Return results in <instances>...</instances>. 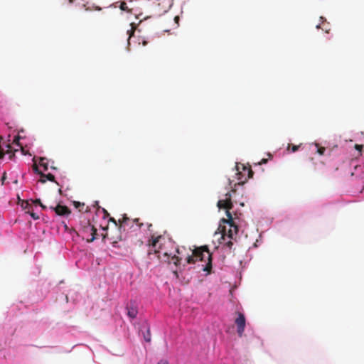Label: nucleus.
Instances as JSON below:
<instances>
[{"label":"nucleus","mask_w":364,"mask_h":364,"mask_svg":"<svg viewBox=\"0 0 364 364\" xmlns=\"http://www.w3.org/2000/svg\"><path fill=\"white\" fill-rule=\"evenodd\" d=\"M129 221V218L126 215H124L122 216V219H119L118 220L119 222V228H122V227L125 226L126 225H127L128 222Z\"/></svg>","instance_id":"ddd939ff"},{"label":"nucleus","mask_w":364,"mask_h":364,"mask_svg":"<svg viewBox=\"0 0 364 364\" xmlns=\"http://www.w3.org/2000/svg\"><path fill=\"white\" fill-rule=\"evenodd\" d=\"M34 203L40 205L41 203V200L40 199H36L34 201Z\"/></svg>","instance_id":"c756f323"},{"label":"nucleus","mask_w":364,"mask_h":364,"mask_svg":"<svg viewBox=\"0 0 364 364\" xmlns=\"http://www.w3.org/2000/svg\"><path fill=\"white\" fill-rule=\"evenodd\" d=\"M165 238L162 236H157L154 237V235L151 236V240L149 241V245L151 250H149V255H151V251L154 250V253L159 254L160 250H161V245H162V241L164 240ZM158 258L160 259V255H158Z\"/></svg>","instance_id":"20e7f679"},{"label":"nucleus","mask_w":364,"mask_h":364,"mask_svg":"<svg viewBox=\"0 0 364 364\" xmlns=\"http://www.w3.org/2000/svg\"><path fill=\"white\" fill-rule=\"evenodd\" d=\"M6 173L4 172L2 177H1V182H2V184H4V181L6 180Z\"/></svg>","instance_id":"393cba45"},{"label":"nucleus","mask_w":364,"mask_h":364,"mask_svg":"<svg viewBox=\"0 0 364 364\" xmlns=\"http://www.w3.org/2000/svg\"><path fill=\"white\" fill-rule=\"evenodd\" d=\"M144 328H146V333H143L144 338L146 342H150L151 341V333H150L149 326L146 323L144 325Z\"/></svg>","instance_id":"9b49d317"},{"label":"nucleus","mask_w":364,"mask_h":364,"mask_svg":"<svg viewBox=\"0 0 364 364\" xmlns=\"http://www.w3.org/2000/svg\"><path fill=\"white\" fill-rule=\"evenodd\" d=\"M59 193L61 194L62 193V191L61 189H59Z\"/></svg>","instance_id":"f704fd0d"},{"label":"nucleus","mask_w":364,"mask_h":364,"mask_svg":"<svg viewBox=\"0 0 364 364\" xmlns=\"http://www.w3.org/2000/svg\"><path fill=\"white\" fill-rule=\"evenodd\" d=\"M19 140V137H17L15 139H14V142H16L17 143V141Z\"/></svg>","instance_id":"473e14b6"},{"label":"nucleus","mask_w":364,"mask_h":364,"mask_svg":"<svg viewBox=\"0 0 364 364\" xmlns=\"http://www.w3.org/2000/svg\"><path fill=\"white\" fill-rule=\"evenodd\" d=\"M355 149L356 150H358L359 152H360L363 149V145H360V144H355Z\"/></svg>","instance_id":"6ab92c4d"},{"label":"nucleus","mask_w":364,"mask_h":364,"mask_svg":"<svg viewBox=\"0 0 364 364\" xmlns=\"http://www.w3.org/2000/svg\"><path fill=\"white\" fill-rule=\"evenodd\" d=\"M46 160V159L44 158H41L40 159V162H39V164L41 166L43 167L44 170L46 171L48 170V164L47 163H46L44 161Z\"/></svg>","instance_id":"dca6fc26"},{"label":"nucleus","mask_w":364,"mask_h":364,"mask_svg":"<svg viewBox=\"0 0 364 364\" xmlns=\"http://www.w3.org/2000/svg\"><path fill=\"white\" fill-rule=\"evenodd\" d=\"M299 146L293 145L292 147H291V151L293 152H295V151H296L299 149Z\"/></svg>","instance_id":"412c9836"},{"label":"nucleus","mask_w":364,"mask_h":364,"mask_svg":"<svg viewBox=\"0 0 364 364\" xmlns=\"http://www.w3.org/2000/svg\"><path fill=\"white\" fill-rule=\"evenodd\" d=\"M23 208H25V209L28 208L26 213H29L33 220H38L39 218L38 215L35 213L33 210H30V208H31V207L30 206V205L28 203H26V205L25 207H23Z\"/></svg>","instance_id":"f8f14e48"},{"label":"nucleus","mask_w":364,"mask_h":364,"mask_svg":"<svg viewBox=\"0 0 364 364\" xmlns=\"http://www.w3.org/2000/svg\"><path fill=\"white\" fill-rule=\"evenodd\" d=\"M102 211L104 213V218H106V217H108L109 215V213L107 212V210H105V208L102 209Z\"/></svg>","instance_id":"5701e85b"},{"label":"nucleus","mask_w":364,"mask_h":364,"mask_svg":"<svg viewBox=\"0 0 364 364\" xmlns=\"http://www.w3.org/2000/svg\"><path fill=\"white\" fill-rule=\"evenodd\" d=\"M139 219H138V218L134 220V222L136 223L138 225V226L140 228V227H141L142 223H139Z\"/></svg>","instance_id":"b1692460"},{"label":"nucleus","mask_w":364,"mask_h":364,"mask_svg":"<svg viewBox=\"0 0 364 364\" xmlns=\"http://www.w3.org/2000/svg\"><path fill=\"white\" fill-rule=\"evenodd\" d=\"M267 162V159H262L261 160V161L259 163V164H266Z\"/></svg>","instance_id":"cd10ccee"},{"label":"nucleus","mask_w":364,"mask_h":364,"mask_svg":"<svg viewBox=\"0 0 364 364\" xmlns=\"http://www.w3.org/2000/svg\"><path fill=\"white\" fill-rule=\"evenodd\" d=\"M157 364H168V363L166 360H161Z\"/></svg>","instance_id":"c85d7f7f"},{"label":"nucleus","mask_w":364,"mask_h":364,"mask_svg":"<svg viewBox=\"0 0 364 364\" xmlns=\"http://www.w3.org/2000/svg\"><path fill=\"white\" fill-rule=\"evenodd\" d=\"M33 171H34L36 173H37L38 174V172H41V171L38 170V166H37V165H36V164H34V165H33Z\"/></svg>","instance_id":"4be33fe9"},{"label":"nucleus","mask_w":364,"mask_h":364,"mask_svg":"<svg viewBox=\"0 0 364 364\" xmlns=\"http://www.w3.org/2000/svg\"><path fill=\"white\" fill-rule=\"evenodd\" d=\"M187 250L184 247H178L176 249L178 255H173L170 258V255L167 252L164 253V256L167 258L168 263L173 262L176 267H178L181 264V261L184 258L187 264H194L196 261H204L207 263L203 267V271L208 273L210 272L212 269V254L210 252L207 245L200 246L196 247L191 250L189 249L188 252L185 253Z\"/></svg>","instance_id":"f257e3e1"},{"label":"nucleus","mask_w":364,"mask_h":364,"mask_svg":"<svg viewBox=\"0 0 364 364\" xmlns=\"http://www.w3.org/2000/svg\"><path fill=\"white\" fill-rule=\"evenodd\" d=\"M109 221L113 223L116 226L119 228V222L118 220L117 221L114 218H109Z\"/></svg>","instance_id":"a211bd4d"},{"label":"nucleus","mask_w":364,"mask_h":364,"mask_svg":"<svg viewBox=\"0 0 364 364\" xmlns=\"http://www.w3.org/2000/svg\"><path fill=\"white\" fill-rule=\"evenodd\" d=\"M316 146H317V153L320 155H323L325 151H326V149L324 147H318V145L316 144Z\"/></svg>","instance_id":"f3484780"},{"label":"nucleus","mask_w":364,"mask_h":364,"mask_svg":"<svg viewBox=\"0 0 364 364\" xmlns=\"http://www.w3.org/2000/svg\"><path fill=\"white\" fill-rule=\"evenodd\" d=\"M235 167H236V170L237 171V174L242 175L243 173L240 171L242 169V171H244V173H246V172L247 173V175H248L247 176V178H252L254 172L251 169L250 166L247 167V166H245L242 164H237Z\"/></svg>","instance_id":"0eeeda50"},{"label":"nucleus","mask_w":364,"mask_h":364,"mask_svg":"<svg viewBox=\"0 0 364 364\" xmlns=\"http://www.w3.org/2000/svg\"><path fill=\"white\" fill-rule=\"evenodd\" d=\"M134 32V30L132 28L127 31V33H129V38L131 37V36L133 34Z\"/></svg>","instance_id":"bb28decb"},{"label":"nucleus","mask_w":364,"mask_h":364,"mask_svg":"<svg viewBox=\"0 0 364 364\" xmlns=\"http://www.w3.org/2000/svg\"><path fill=\"white\" fill-rule=\"evenodd\" d=\"M174 21H176V23H178V21H179V17L177 16H175L174 18Z\"/></svg>","instance_id":"2f4dec72"},{"label":"nucleus","mask_w":364,"mask_h":364,"mask_svg":"<svg viewBox=\"0 0 364 364\" xmlns=\"http://www.w3.org/2000/svg\"><path fill=\"white\" fill-rule=\"evenodd\" d=\"M173 273H174V274H176L178 277V273L176 271H174Z\"/></svg>","instance_id":"72a5a7b5"},{"label":"nucleus","mask_w":364,"mask_h":364,"mask_svg":"<svg viewBox=\"0 0 364 364\" xmlns=\"http://www.w3.org/2000/svg\"><path fill=\"white\" fill-rule=\"evenodd\" d=\"M218 207L220 209H225L226 215L228 217V219H221L219 224L218 230L221 234V240H225L226 236L230 239H234L237 235L238 227L234 223L232 216L230 212L233 207L230 192L225 195L224 199L218 200Z\"/></svg>","instance_id":"f03ea898"},{"label":"nucleus","mask_w":364,"mask_h":364,"mask_svg":"<svg viewBox=\"0 0 364 364\" xmlns=\"http://www.w3.org/2000/svg\"><path fill=\"white\" fill-rule=\"evenodd\" d=\"M70 4H75V5L78 7L84 8L86 6V2L85 0H69Z\"/></svg>","instance_id":"4468645a"},{"label":"nucleus","mask_w":364,"mask_h":364,"mask_svg":"<svg viewBox=\"0 0 364 364\" xmlns=\"http://www.w3.org/2000/svg\"><path fill=\"white\" fill-rule=\"evenodd\" d=\"M233 243L232 241H228L227 243H226V245L229 247V248H231L232 246Z\"/></svg>","instance_id":"a878e982"},{"label":"nucleus","mask_w":364,"mask_h":364,"mask_svg":"<svg viewBox=\"0 0 364 364\" xmlns=\"http://www.w3.org/2000/svg\"><path fill=\"white\" fill-rule=\"evenodd\" d=\"M107 235V234H105V235L103 236V237H104V238H105Z\"/></svg>","instance_id":"c9c22d12"},{"label":"nucleus","mask_w":364,"mask_h":364,"mask_svg":"<svg viewBox=\"0 0 364 364\" xmlns=\"http://www.w3.org/2000/svg\"><path fill=\"white\" fill-rule=\"evenodd\" d=\"M82 240L92 242L96 239L97 229L91 225L89 220L81 221L79 231L76 232Z\"/></svg>","instance_id":"7ed1b4c3"},{"label":"nucleus","mask_w":364,"mask_h":364,"mask_svg":"<svg viewBox=\"0 0 364 364\" xmlns=\"http://www.w3.org/2000/svg\"><path fill=\"white\" fill-rule=\"evenodd\" d=\"M38 174L41 176V179L39 180V182L42 183H45L46 182V179L50 181H55V176L51 173L45 174L42 172H38Z\"/></svg>","instance_id":"1a4fd4ad"},{"label":"nucleus","mask_w":364,"mask_h":364,"mask_svg":"<svg viewBox=\"0 0 364 364\" xmlns=\"http://www.w3.org/2000/svg\"><path fill=\"white\" fill-rule=\"evenodd\" d=\"M73 205L75 208L78 209L80 212H89L90 208L88 206L85 207V205L84 203H80L78 201H73Z\"/></svg>","instance_id":"9d476101"},{"label":"nucleus","mask_w":364,"mask_h":364,"mask_svg":"<svg viewBox=\"0 0 364 364\" xmlns=\"http://www.w3.org/2000/svg\"><path fill=\"white\" fill-rule=\"evenodd\" d=\"M127 315L131 318H135L138 314V309L136 304L133 301L127 306Z\"/></svg>","instance_id":"6e6552de"},{"label":"nucleus","mask_w":364,"mask_h":364,"mask_svg":"<svg viewBox=\"0 0 364 364\" xmlns=\"http://www.w3.org/2000/svg\"><path fill=\"white\" fill-rule=\"evenodd\" d=\"M236 314L237 315V317L235 318V323L237 326V332L238 336L242 337L245 331L246 319L242 313L237 312Z\"/></svg>","instance_id":"39448f33"},{"label":"nucleus","mask_w":364,"mask_h":364,"mask_svg":"<svg viewBox=\"0 0 364 364\" xmlns=\"http://www.w3.org/2000/svg\"><path fill=\"white\" fill-rule=\"evenodd\" d=\"M55 213L56 215L60 216H68L71 213L70 210L66 205H62L58 204L55 207L50 208Z\"/></svg>","instance_id":"423d86ee"},{"label":"nucleus","mask_w":364,"mask_h":364,"mask_svg":"<svg viewBox=\"0 0 364 364\" xmlns=\"http://www.w3.org/2000/svg\"><path fill=\"white\" fill-rule=\"evenodd\" d=\"M119 8L122 11H127V12H131L130 10L128 9V6H127L126 2H124V1H121L120 2Z\"/></svg>","instance_id":"2eb2a0df"},{"label":"nucleus","mask_w":364,"mask_h":364,"mask_svg":"<svg viewBox=\"0 0 364 364\" xmlns=\"http://www.w3.org/2000/svg\"><path fill=\"white\" fill-rule=\"evenodd\" d=\"M39 205H40V206L42 208V209H43V210H45V209H46V208H46V205H44L42 203H41Z\"/></svg>","instance_id":"7c9ffc66"},{"label":"nucleus","mask_w":364,"mask_h":364,"mask_svg":"<svg viewBox=\"0 0 364 364\" xmlns=\"http://www.w3.org/2000/svg\"><path fill=\"white\" fill-rule=\"evenodd\" d=\"M240 179H241L240 177H239L238 180L240 181L237 182V185H243L247 180V178H245V181H240Z\"/></svg>","instance_id":"aec40b11"}]
</instances>
